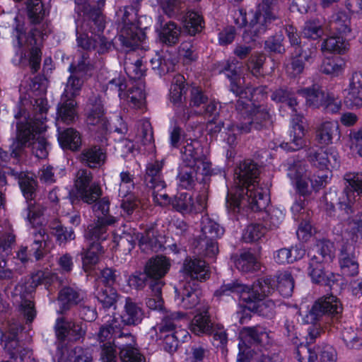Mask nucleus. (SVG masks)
<instances>
[{"instance_id":"f257e3e1","label":"nucleus","mask_w":362,"mask_h":362,"mask_svg":"<svg viewBox=\"0 0 362 362\" xmlns=\"http://www.w3.org/2000/svg\"><path fill=\"white\" fill-rule=\"evenodd\" d=\"M47 101L40 98L33 101L21 98L19 112L15 115L18 119L16 140L11 146V155L17 157L26 146H32L33 153L37 158L47 156V142L41 134L46 131L45 120L47 112Z\"/></svg>"},{"instance_id":"f03ea898","label":"nucleus","mask_w":362,"mask_h":362,"mask_svg":"<svg viewBox=\"0 0 362 362\" xmlns=\"http://www.w3.org/2000/svg\"><path fill=\"white\" fill-rule=\"evenodd\" d=\"M240 66H238V62L235 59L226 62L222 70L226 72L228 78L231 81V90L240 96L236 107L244 119L241 125L235 126L230 123L226 124L227 137L225 138V140L230 146L236 143L238 134L247 133L252 128L259 129L266 125L270 118L269 112L264 107L257 106L255 103V101L259 99L258 95L262 93V88L252 89L247 87L246 89L242 90L235 83V80L236 76L240 75Z\"/></svg>"},{"instance_id":"7ed1b4c3","label":"nucleus","mask_w":362,"mask_h":362,"mask_svg":"<svg viewBox=\"0 0 362 362\" xmlns=\"http://www.w3.org/2000/svg\"><path fill=\"white\" fill-rule=\"evenodd\" d=\"M259 169L250 160L241 163L235 171L238 181H235V193L228 192L227 204L234 211L241 207L247 206L252 211H261L269 204V189L259 184Z\"/></svg>"},{"instance_id":"20e7f679","label":"nucleus","mask_w":362,"mask_h":362,"mask_svg":"<svg viewBox=\"0 0 362 362\" xmlns=\"http://www.w3.org/2000/svg\"><path fill=\"white\" fill-rule=\"evenodd\" d=\"M271 278L266 277L259 279L252 287L238 283V281L223 285L216 291L218 296H232L233 298H239L243 302H248V309L259 315L272 317L274 313L275 303L269 299L263 298L274 291V285Z\"/></svg>"},{"instance_id":"39448f33","label":"nucleus","mask_w":362,"mask_h":362,"mask_svg":"<svg viewBox=\"0 0 362 362\" xmlns=\"http://www.w3.org/2000/svg\"><path fill=\"white\" fill-rule=\"evenodd\" d=\"M181 155L183 165L181 167L179 178L183 187H189L194 180H199L198 175L204 176L210 173L211 162L198 141H187L181 149Z\"/></svg>"},{"instance_id":"423d86ee","label":"nucleus","mask_w":362,"mask_h":362,"mask_svg":"<svg viewBox=\"0 0 362 362\" xmlns=\"http://www.w3.org/2000/svg\"><path fill=\"white\" fill-rule=\"evenodd\" d=\"M240 342L238 344L239 354L237 362H281L278 356L270 357L269 356H249L250 347L252 345L265 346L270 341L269 333L265 328L257 327H248L243 329L240 334Z\"/></svg>"},{"instance_id":"0eeeda50","label":"nucleus","mask_w":362,"mask_h":362,"mask_svg":"<svg viewBox=\"0 0 362 362\" xmlns=\"http://www.w3.org/2000/svg\"><path fill=\"white\" fill-rule=\"evenodd\" d=\"M101 65L100 62H93L88 52L81 54L77 64L76 65L72 64L69 68L71 76L67 80L62 95L63 100L74 99L78 95L83 84L82 78L85 76H91L94 70Z\"/></svg>"},{"instance_id":"6e6552de","label":"nucleus","mask_w":362,"mask_h":362,"mask_svg":"<svg viewBox=\"0 0 362 362\" xmlns=\"http://www.w3.org/2000/svg\"><path fill=\"white\" fill-rule=\"evenodd\" d=\"M107 88L115 90L120 99L131 108L143 110L145 107L146 94L144 85L141 81H134L127 86L124 78H114L108 82Z\"/></svg>"},{"instance_id":"1a4fd4ad","label":"nucleus","mask_w":362,"mask_h":362,"mask_svg":"<svg viewBox=\"0 0 362 362\" xmlns=\"http://www.w3.org/2000/svg\"><path fill=\"white\" fill-rule=\"evenodd\" d=\"M224 233V230L216 221L207 216L201 221V234L198 246L205 255L214 257L218 252L217 240Z\"/></svg>"},{"instance_id":"9d476101","label":"nucleus","mask_w":362,"mask_h":362,"mask_svg":"<svg viewBox=\"0 0 362 362\" xmlns=\"http://www.w3.org/2000/svg\"><path fill=\"white\" fill-rule=\"evenodd\" d=\"M288 176L295 181L298 192L303 196L308 195L312 190H317L326 182L327 176H318L317 179L311 177L305 166L301 162L291 165L288 168Z\"/></svg>"},{"instance_id":"9b49d317","label":"nucleus","mask_w":362,"mask_h":362,"mask_svg":"<svg viewBox=\"0 0 362 362\" xmlns=\"http://www.w3.org/2000/svg\"><path fill=\"white\" fill-rule=\"evenodd\" d=\"M181 322L185 325L188 320L185 313L177 312L166 313L161 322L155 327L156 331L159 334V337L163 339L169 351H175L179 345L178 341L173 334V329L177 327H181Z\"/></svg>"},{"instance_id":"f8f14e48","label":"nucleus","mask_w":362,"mask_h":362,"mask_svg":"<svg viewBox=\"0 0 362 362\" xmlns=\"http://www.w3.org/2000/svg\"><path fill=\"white\" fill-rule=\"evenodd\" d=\"M53 247L54 243L49 235L44 228H40L33 233V242L30 250H28V247H21L17 252V258L22 262H25L28 260L29 255L33 254L35 259L39 260Z\"/></svg>"},{"instance_id":"ddd939ff","label":"nucleus","mask_w":362,"mask_h":362,"mask_svg":"<svg viewBox=\"0 0 362 362\" xmlns=\"http://www.w3.org/2000/svg\"><path fill=\"white\" fill-rule=\"evenodd\" d=\"M342 311L341 304L338 298L332 295L319 298L311 309L303 316L306 323L313 324L325 315H337Z\"/></svg>"},{"instance_id":"4468645a","label":"nucleus","mask_w":362,"mask_h":362,"mask_svg":"<svg viewBox=\"0 0 362 362\" xmlns=\"http://www.w3.org/2000/svg\"><path fill=\"white\" fill-rule=\"evenodd\" d=\"M91 182L92 174L90 171L82 169L77 172L74 182L76 193L83 201L88 204L94 202L101 195L100 186Z\"/></svg>"},{"instance_id":"2eb2a0df","label":"nucleus","mask_w":362,"mask_h":362,"mask_svg":"<svg viewBox=\"0 0 362 362\" xmlns=\"http://www.w3.org/2000/svg\"><path fill=\"white\" fill-rule=\"evenodd\" d=\"M346 187L342 195L339 198L340 207L346 213L352 205L361 198L362 192V174L349 173L344 176Z\"/></svg>"},{"instance_id":"dca6fc26","label":"nucleus","mask_w":362,"mask_h":362,"mask_svg":"<svg viewBox=\"0 0 362 362\" xmlns=\"http://www.w3.org/2000/svg\"><path fill=\"white\" fill-rule=\"evenodd\" d=\"M57 339L64 341L66 339L77 341L83 338L86 333V325L81 320L58 318L54 326Z\"/></svg>"},{"instance_id":"f3484780","label":"nucleus","mask_w":362,"mask_h":362,"mask_svg":"<svg viewBox=\"0 0 362 362\" xmlns=\"http://www.w3.org/2000/svg\"><path fill=\"white\" fill-rule=\"evenodd\" d=\"M274 0H262V3L258 6L257 11L253 15V18L250 23V32L254 35H259L265 32L269 23L275 19L276 15L272 6Z\"/></svg>"},{"instance_id":"a211bd4d","label":"nucleus","mask_w":362,"mask_h":362,"mask_svg":"<svg viewBox=\"0 0 362 362\" xmlns=\"http://www.w3.org/2000/svg\"><path fill=\"white\" fill-rule=\"evenodd\" d=\"M197 285L194 281L180 284L179 288H175V300L176 304L184 309H192L206 304L199 298V292L197 289Z\"/></svg>"},{"instance_id":"6ab92c4d","label":"nucleus","mask_w":362,"mask_h":362,"mask_svg":"<svg viewBox=\"0 0 362 362\" xmlns=\"http://www.w3.org/2000/svg\"><path fill=\"white\" fill-rule=\"evenodd\" d=\"M207 195L202 192L196 197L194 201L192 196L188 193H181L172 202L173 208L183 214L199 213L206 207Z\"/></svg>"},{"instance_id":"aec40b11","label":"nucleus","mask_w":362,"mask_h":362,"mask_svg":"<svg viewBox=\"0 0 362 362\" xmlns=\"http://www.w3.org/2000/svg\"><path fill=\"white\" fill-rule=\"evenodd\" d=\"M76 4L84 14L88 16L93 25H91L92 34L100 33L105 28V20L101 14V8L105 0H75Z\"/></svg>"},{"instance_id":"412c9836","label":"nucleus","mask_w":362,"mask_h":362,"mask_svg":"<svg viewBox=\"0 0 362 362\" xmlns=\"http://www.w3.org/2000/svg\"><path fill=\"white\" fill-rule=\"evenodd\" d=\"M298 362H303L305 355H308V362H336L337 354L336 350L330 345L319 346L316 350H311L305 345H300L297 349Z\"/></svg>"},{"instance_id":"4be33fe9","label":"nucleus","mask_w":362,"mask_h":362,"mask_svg":"<svg viewBox=\"0 0 362 362\" xmlns=\"http://www.w3.org/2000/svg\"><path fill=\"white\" fill-rule=\"evenodd\" d=\"M116 221L115 218L110 217L105 219L99 218L96 221L90 224L84 233L86 243L100 244L106 240L108 236L107 226L113 224Z\"/></svg>"},{"instance_id":"5701e85b","label":"nucleus","mask_w":362,"mask_h":362,"mask_svg":"<svg viewBox=\"0 0 362 362\" xmlns=\"http://www.w3.org/2000/svg\"><path fill=\"white\" fill-rule=\"evenodd\" d=\"M310 259L309 262L308 274L313 281L332 286L334 283V274L324 271V264L316 255L309 253Z\"/></svg>"},{"instance_id":"b1692460","label":"nucleus","mask_w":362,"mask_h":362,"mask_svg":"<svg viewBox=\"0 0 362 362\" xmlns=\"http://www.w3.org/2000/svg\"><path fill=\"white\" fill-rule=\"evenodd\" d=\"M305 122L303 116L300 115H293L292 129L290 134L291 141L282 146L288 151H297L305 145Z\"/></svg>"},{"instance_id":"393cba45","label":"nucleus","mask_w":362,"mask_h":362,"mask_svg":"<svg viewBox=\"0 0 362 362\" xmlns=\"http://www.w3.org/2000/svg\"><path fill=\"white\" fill-rule=\"evenodd\" d=\"M182 271L194 280L204 281L209 276L208 266L201 259L187 258L183 263Z\"/></svg>"},{"instance_id":"a878e982","label":"nucleus","mask_w":362,"mask_h":362,"mask_svg":"<svg viewBox=\"0 0 362 362\" xmlns=\"http://www.w3.org/2000/svg\"><path fill=\"white\" fill-rule=\"evenodd\" d=\"M145 37V33L134 24L123 26L119 36L122 46L129 49L137 47Z\"/></svg>"},{"instance_id":"bb28decb","label":"nucleus","mask_w":362,"mask_h":362,"mask_svg":"<svg viewBox=\"0 0 362 362\" xmlns=\"http://www.w3.org/2000/svg\"><path fill=\"white\" fill-rule=\"evenodd\" d=\"M313 165L321 169L337 168L339 167V156L333 148L320 149L313 155L310 156Z\"/></svg>"},{"instance_id":"cd10ccee","label":"nucleus","mask_w":362,"mask_h":362,"mask_svg":"<svg viewBox=\"0 0 362 362\" xmlns=\"http://www.w3.org/2000/svg\"><path fill=\"white\" fill-rule=\"evenodd\" d=\"M78 159L81 163L89 168H99L105 162L106 153L101 147L93 146L84 148Z\"/></svg>"},{"instance_id":"c85d7f7f","label":"nucleus","mask_w":362,"mask_h":362,"mask_svg":"<svg viewBox=\"0 0 362 362\" xmlns=\"http://www.w3.org/2000/svg\"><path fill=\"white\" fill-rule=\"evenodd\" d=\"M170 264L168 259L163 256H157L151 259L146 265L145 272L152 279L150 283L154 281H162L163 278L169 270Z\"/></svg>"},{"instance_id":"c756f323","label":"nucleus","mask_w":362,"mask_h":362,"mask_svg":"<svg viewBox=\"0 0 362 362\" xmlns=\"http://www.w3.org/2000/svg\"><path fill=\"white\" fill-rule=\"evenodd\" d=\"M207 303L202 304L197 308L198 313L194 316L191 323V330L195 334H208L212 328V324L208 315Z\"/></svg>"},{"instance_id":"7c9ffc66","label":"nucleus","mask_w":362,"mask_h":362,"mask_svg":"<svg viewBox=\"0 0 362 362\" xmlns=\"http://www.w3.org/2000/svg\"><path fill=\"white\" fill-rule=\"evenodd\" d=\"M36 32L37 30H35L32 33V36H28L24 32L22 27L19 25L16 27L13 33L16 38L13 41V45L15 47H18L16 55L19 57L18 63H24L25 61V49L33 45V42H34L35 44L37 43L36 40L34 38L37 35Z\"/></svg>"},{"instance_id":"2f4dec72","label":"nucleus","mask_w":362,"mask_h":362,"mask_svg":"<svg viewBox=\"0 0 362 362\" xmlns=\"http://www.w3.org/2000/svg\"><path fill=\"white\" fill-rule=\"evenodd\" d=\"M143 317L141 308L132 299L127 298L121 315L122 322L126 325H136L141 322Z\"/></svg>"},{"instance_id":"473e14b6","label":"nucleus","mask_w":362,"mask_h":362,"mask_svg":"<svg viewBox=\"0 0 362 362\" xmlns=\"http://www.w3.org/2000/svg\"><path fill=\"white\" fill-rule=\"evenodd\" d=\"M340 132L337 121H325L320 124L316 132L317 141L323 145L332 143L334 137L339 138Z\"/></svg>"},{"instance_id":"72a5a7b5","label":"nucleus","mask_w":362,"mask_h":362,"mask_svg":"<svg viewBox=\"0 0 362 362\" xmlns=\"http://www.w3.org/2000/svg\"><path fill=\"white\" fill-rule=\"evenodd\" d=\"M207 101V97L205 96L202 90L197 87H193L191 90V100H190V110L189 109H184L182 107H178L177 114L179 115L180 119L183 121L187 120L192 114L194 110H200V106L205 104Z\"/></svg>"},{"instance_id":"f704fd0d","label":"nucleus","mask_w":362,"mask_h":362,"mask_svg":"<svg viewBox=\"0 0 362 362\" xmlns=\"http://www.w3.org/2000/svg\"><path fill=\"white\" fill-rule=\"evenodd\" d=\"M153 70L158 75H164L174 70L175 59L169 52L158 53L151 59Z\"/></svg>"},{"instance_id":"c9c22d12","label":"nucleus","mask_w":362,"mask_h":362,"mask_svg":"<svg viewBox=\"0 0 362 362\" xmlns=\"http://www.w3.org/2000/svg\"><path fill=\"white\" fill-rule=\"evenodd\" d=\"M362 73L356 72L353 74L349 86L346 90L345 102L350 105L360 106L362 104L361 91L362 89Z\"/></svg>"},{"instance_id":"e433bc0d","label":"nucleus","mask_w":362,"mask_h":362,"mask_svg":"<svg viewBox=\"0 0 362 362\" xmlns=\"http://www.w3.org/2000/svg\"><path fill=\"white\" fill-rule=\"evenodd\" d=\"M163 166V160H156L147 165L145 182L148 187H158L159 189H162L165 182L161 173Z\"/></svg>"},{"instance_id":"4c0bfd02","label":"nucleus","mask_w":362,"mask_h":362,"mask_svg":"<svg viewBox=\"0 0 362 362\" xmlns=\"http://www.w3.org/2000/svg\"><path fill=\"white\" fill-rule=\"evenodd\" d=\"M298 93L305 98L306 105L313 107H322L327 93L316 84L311 87L300 89Z\"/></svg>"},{"instance_id":"58836bf2","label":"nucleus","mask_w":362,"mask_h":362,"mask_svg":"<svg viewBox=\"0 0 362 362\" xmlns=\"http://www.w3.org/2000/svg\"><path fill=\"white\" fill-rule=\"evenodd\" d=\"M122 325L119 320L113 317L100 328L98 339L101 344L107 341L115 342V337L120 333Z\"/></svg>"},{"instance_id":"ea45409f","label":"nucleus","mask_w":362,"mask_h":362,"mask_svg":"<svg viewBox=\"0 0 362 362\" xmlns=\"http://www.w3.org/2000/svg\"><path fill=\"white\" fill-rule=\"evenodd\" d=\"M31 292V289L28 291L25 289L23 284H18L15 288L14 295L19 296L21 298V310L25 317H27L28 321H33L35 317V310L34 309V304L30 298H26V294Z\"/></svg>"},{"instance_id":"a19ab883","label":"nucleus","mask_w":362,"mask_h":362,"mask_svg":"<svg viewBox=\"0 0 362 362\" xmlns=\"http://www.w3.org/2000/svg\"><path fill=\"white\" fill-rule=\"evenodd\" d=\"M83 299V293L70 287L64 288L59 293L58 300L62 310H68L71 305L78 304Z\"/></svg>"},{"instance_id":"79ce46f5","label":"nucleus","mask_w":362,"mask_h":362,"mask_svg":"<svg viewBox=\"0 0 362 362\" xmlns=\"http://www.w3.org/2000/svg\"><path fill=\"white\" fill-rule=\"evenodd\" d=\"M346 66L345 60L340 57H332L324 59L320 69L322 72L332 76L341 75Z\"/></svg>"},{"instance_id":"37998d69","label":"nucleus","mask_w":362,"mask_h":362,"mask_svg":"<svg viewBox=\"0 0 362 362\" xmlns=\"http://www.w3.org/2000/svg\"><path fill=\"white\" fill-rule=\"evenodd\" d=\"M59 141L63 148L77 150L81 145L80 134L73 128H68L59 134Z\"/></svg>"},{"instance_id":"c03bdc74","label":"nucleus","mask_w":362,"mask_h":362,"mask_svg":"<svg viewBox=\"0 0 362 362\" xmlns=\"http://www.w3.org/2000/svg\"><path fill=\"white\" fill-rule=\"evenodd\" d=\"M57 114L59 117L65 123H70L74 121L77 117L76 103L74 99L63 100L59 105Z\"/></svg>"},{"instance_id":"a18cd8bd","label":"nucleus","mask_w":362,"mask_h":362,"mask_svg":"<svg viewBox=\"0 0 362 362\" xmlns=\"http://www.w3.org/2000/svg\"><path fill=\"white\" fill-rule=\"evenodd\" d=\"M164 283L163 281H154L150 283L151 295L147 298L146 305L151 310H162L163 305V300L161 296V289Z\"/></svg>"},{"instance_id":"49530a36","label":"nucleus","mask_w":362,"mask_h":362,"mask_svg":"<svg viewBox=\"0 0 362 362\" xmlns=\"http://www.w3.org/2000/svg\"><path fill=\"white\" fill-rule=\"evenodd\" d=\"M87 249L82 253L83 265L86 269L95 264L103 253V247L100 244L86 243Z\"/></svg>"},{"instance_id":"de8ad7c7","label":"nucleus","mask_w":362,"mask_h":362,"mask_svg":"<svg viewBox=\"0 0 362 362\" xmlns=\"http://www.w3.org/2000/svg\"><path fill=\"white\" fill-rule=\"evenodd\" d=\"M237 269L242 272H252L259 268L256 257L249 252L242 253L235 262Z\"/></svg>"},{"instance_id":"09e8293b","label":"nucleus","mask_w":362,"mask_h":362,"mask_svg":"<svg viewBox=\"0 0 362 362\" xmlns=\"http://www.w3.org/2000/svg\"><path fill=\"white\" fill-rule=\"evenodd\" d=\"M4 349L10 356L11 360L3 362H15L17 361L18 357L20 358V362H21L25 355L29 352L28 350L21 347L14 335L11 339L6 340Z\"/></svg>"},{"instance_id":"8fccbe9b","label":"nucleus","mask_w":362,"mask_h":362,"mask_svg":"<svg viewBox=\"0 0 362 362\" xmlns=\"http://www.w3.org/2000/svg\"><path fill=\"white\" fill-rule=\"evenodd\" d=\"M202 23V18L197 12L189 11L184 16L183 26L190 35H194L197 33L201 31Z\"/></svg>"},{"instance_id":"3c124183","label":"nucleus","mask_w":362,"mask_h":362,"mask_svg":"<svg viewBox=\"0 0 362 362\" xmlns=\"http://www.w3.org/2000/svg\"><path fill=\"white\" fill-rule=\"evenodd\" d=\"M0 250L6 251L15 243L12 226L8 221L4 220L0 226Z\"/></svg>"},{"instance_id":"603ef678","label":"nucleus","mask_w":362,"mask_h":362,"mask_svg":"<svg viewBox=\"0 0 362 362\" xmlns=\"http://www.w3.org/2000/svg\"><path fill=\"white\" fill-rule=\"evenodd\" d=\"M349 20L344 13H338L332 16L329 23V29L333 34L344 35L349 32Z\"/></svg>"},{"instance_id":"864d4df0","label":"nucleus","mask_w":362,"mask_h":362,"mask_svg":"<svg viewBox=\"0 0 362 362\" xmlns=\"http://www.w3.org/2000/svg\"><path fill=\"white\" fill-rule=\"evenodd\" d=\"M330 34L331 35L324 41L322 49L339 53L344 51L348 44L344 40V37L335 33L333 34V33H330Z\"/></svg>"},{"instance_id":"5fc2aeb1","label":"nucleus","mask_w":362,"mask_h":362,"mask_svg":"<svg viewBox=\"0 0 362 362\" xmlns=\"http://www.w3.org/2000/svg\"><path fill=\"white\" fill-rule=\"evenodd\" d=\"M267 233V228L261 223H251L247 226L243 233V239L247 243L259 240Z\"/></svg>"},{"instance_id":"6e6d98bb","label":"nucleus","mask_w":362,"mask_h":362,"mask_svg":"<svg viewBox=\"0 0 362 362\" xmlns=\"http://www.w3.org/2000/svg\"><path fill=\"white\" fill-rule=\"evenodd\" d=\"M180 34V28L174 23L169 22L163 28L160 39L163 43L171 45L177 42Z\"/></svg>"},{"instance_id":"4d7b16f0","label":"nucleus","mask_w":362,"mask_h":362,"mask_svg":"<svg viewBox=\"0 0 362 362\" xmlns=\"http://www.w3.org/2000/svg\"><path fill=\"white\" fill-rule=\"evenodd\" d=\"M277 288L279 293L284 297L291 295L294 287L293 279L288 271L281 272L277 276Z\"/></svg>"},{"instance_id":"13d9d810","label":"nucleus","mask_w":362,"mask_h":362,"mask_svg":"<svg viewBox=\"0 0 362 362\" xmlns=\"http://www.w3.org/2000/svg\"><path fill=\"white\" fill-rule=\"evenodd\" d=\"M313 250H315L314 255H316L322 263L331 262L334 256V245L327 240L318 242Z\"/></svg>"},{"instance_id":"bf43d9fd","label":"nucleus","mask_w":362,"mask_h":362,"mask_svg":"<svg viewBox=\"0 0 362 362\" xmlns=\"http://www.w3.org/2000/svg\"><path fill=\"white\" fill-rule=\"evenodd\" d=\"M185 93V78L182 75H176L173 79L170 90L171 101L175 104L181 102Z\"/></svg>"},{"instance_id":"052dcab7","label":"nucleus","mask_w":362,"mask_h":362,"mask_svg":"<svg viewBox=\"0 0 362 362\" xmlns=\"http://www.w3.org/2000/svg\"><path fill=\"white\" fill-rule=\"evenodd\" d=\"M139 239V245L142 250L146 252L148 251H157L161 246L154 235V231L149 229L145 231L138 238Z\"/></svg>"},{"instance_id":"680f3d73","label":"nucleus","mask_w":362,"mask_h":362,"mask_svg":"<svg viewBox=\"0 0 362 362\" xmlns=\"http://www.w3.org/2000/svg\"><path fill=\"white\" fill-rule=\"evenodd\" d=\"M360 330L352 327L344 328L341 332V339L349 349H358L361 346Z\"/></svg>"},{"instance_id":"e2e57ef3","label":"nucleus","mask_w":362,"mask_h":362,"mask_svg":"<svg viewBox=\"0 0 362 362\" xmlns=\"http://www.w3.org/2000/svg\"><path fill=\"white\" fill-rule=\"evenodd\" d=\"M97 298L104 308H115V303L119 298V296L112 287L106 286L98 293Z\"/></svg>"},{"instance_id":"0e129e2a","label":"nucleus","mask_w":362,"mask_h":362,"mask_svg":"<svg viewBox=\"0 0 362 362\" xmlns=\"http://www.w3.org/2000/svg\"><path fill=\"white\" fill-rule=\"evenodd\" d=\"M272 99L278 103H285L293 112H297L296 106L298 103L293 93L283 89H279L272 93Z\"/></svg>"},{"instance_id":"69168bd1","label":"nucleus","mask_w":362,"mask_h":362,"mask_svg":"<svg viewBox=\"0 0 362 362\" xmlns=\"http://www.w3.org/2000/svg\"><path fill=\"white\" fill-rule=\"evenodd\" d=\"M27 9L28 17L34 23L40 22L45 14L40 0H29Z\"/></svg>"},{"instance_id":"338daca9","label":"nucleus","mask_w":362,"mask_h":362,"mask_svg":"<svg viewBox=\"0 0 362 362\" xmlns=\"http://www.w3.org/2000/svg\"><path fill=\"white\" fill-rule=\"evenodd\" d=\"M93 358L88 350L77 346L71 349L64 362H92Z\"/></svg>"},{"instance_id":"774afa93","label":"nucleus","mask_w":362,"mask_h":362,"mask_svg":"<svg viewBox=\"0 0 362 362\" xmlns=\"http://www.w3.org/2000/svg\"><path fill=\"white\" fill-rule=\"evenodd\" d=\"M120 182L119 185V195L125 197L130 194L134 187V175L127 171H123L119 175Z\"/></svg>"}]
</instances>
